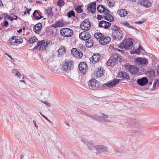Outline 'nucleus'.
<instances>
[{
	"mask_svg": "<svg viewBox=\"0 0 159 159\" xmlns=\"http://www.w3.org/2000/svg\"><path fill=\"white\" fill-rule=\"evenodd\" d=\"M58 56L61 57L63 56L66 52L65 48L62 46H61L60 48L57 50Z\"/></svg>",
	"mask_w": 159,
	"mask_h": 159,
	"instance_id": "22",
	"label": "nucleus"
},
{
	"mask_svg": "<svg viewBox=\"0 0 159 159\" xmlns=\"http://www.w3.org/2000/svg\"><path fill=\"white\" fill-rule=\"evenodd\" d=\"M87 148L89 150H92L93 149V148H94V144L91 142H88L87 144Z\"/></svg>",
	"mask_w": 159,
	"mask_h": 159,
	"instance_id": "31",
	"label": "nucleus"
},
{
	"mask_svg": "<svg viewBox=\"0 0 159 159\" xmlns=\"http://www.w3.org/2000/svg\"><path fill=\"white\" fill-rule=\"evenodd\" d=\"M135 63L138 65H147L148 62V60L146 58L138 57L135 59Z\"/></svg>",
	"mask_w": 159,
	"mask_h": 159,
	"instance_id": "10",
	"label": "nucleus"
},
{
	"mask_svg": "<svg viewBox=\"0 0 159 159\" xmlns=\"http://www.w3.org/2000/svg\"><path fill=\"white\" fill-rule=\"evenodd\" d=\"M61 34L64 37H69L73 34V31L71 29L67 28H63L60 31Z\"/></svg>",
	"mask_w": 159,
	"mask_h": 159,
	"instance_id": "4",
	"label": "nucleus"
},
{
	"mask_svg": "<svg viewBox=\"0 0 159 159\" xmlns=\"http://www.w3.org/2000/svg\"><path fill=\"white\" fill-rule=\"evenodd\" d=\"M42 27V25L41 23H39L35 25L34 27V31L36 33L39 32L41 29Z\"/></svg>",
	"mask_w": 159,
	"mask_h": 159,
	"instance_id": "24",
	"label": "nucleus"
},
{
	"mask_svg": "<svg viewBox=\"0 0 159 159\" xmlns=\"http://www.w3.org/2000/svg\"><path fill=\"white\" fill-rule=\"evenodd\" d=\"M45 119L46 120H48V121H49V122H51V123H52V122L51 121H50V120L48 119V118L47 117H46L45 118Z\"/></svg>",
	"mask_w": 159,
	"mask_h": 159,
	"instance_id": "59",
	"label": "nucleus"
},
{
	"mask_svg": "<svg viewBox=\"0 0 159 159\" xmlns=\"http://www.w3.org/2000/svg\"><path fill=\"white\" fill-rule=\"evenodd\" d=\"M105 19L109 21H113L114 20L113 17L110 14H107L104 16Z\"/></svg>",
	"mask_w": 159,
	"mask_h": 159,
	"instance_id": "30",
	"label": "nucleus"
},
{
	"mask_svg": "<svg viewBox=\"0 0 159 159\" xmlns=\"http://www.w3.org/2000/svg\"><path fill=\"white\" fill-rule=\"evenodd\" d=\"M43 102L48 107H50L51 106L50 103L48 102L43 101Z\"/></svg>",
	"mask_w": 159,
	"mask_h": 159,
	"instance_id": "49",
	"label": "nucleus"
},
{
	"mask_svg": "<svg viewBox=\"0 0 159 159\" xmlns=\"http://www.w3.org/2000/svg\"><path fill=\"white\" fill-rule=\"evenodd\" d=\"M46 13L49 16H52L53 15L52 10L51 8L46 10Z\"/></svg>",
	"mask_w": 159,
	"mask_h": 159,
	"instance_id": "44",
	"label": "nucleus"
},
{
	"mask_svg": "<svg viewBox=\"0 0 159 159\" xmlns=\"http://www.w3.org/2000/svg\"><path fill=\"white\" fill-rule=\"evenodd\" d=\"M33 15L34 19L35 20H39L41 18H43V17L39 14L37 10H35L33 12Z\"/></svg>",
	"mask_w": 159,
	"mask_h": 159,
	"instance_id": "26",
	"label": "nucleus"
},
{
	"mask_svg": "<svg viewBox=\"0 0 159 159\" xmlns=\"http://www.w3.org/2000/svg\"><path fill=\"white\" fill-rule=\"evenodd\" d=\"M13 20L14 19L16 20L17 18V16H14L12 17Z\"/></svg>",
	"mask_w": 159,
	"mask_h": 159,
	"instance_id": "56",
	"label": "nucleus"
},
{
	"mask_svg": "<svg viewBox=\"0 0 159 159\" xmlns=\"http://www.w3.org/2000/svg\"><path fill=\"white\" fill-rule=\"evenodd\" d=\"M102 17V16H101L100 15H98L97 18L98 20H100L101 19Z\"/></svg>",
	"mask_w": 159,
	"mask_h": 159,
	"instance_id": "54",
	"label": "nucleus"
},
{
	"mask_svg": "<svg viewBox=\"0 0 159 159\" xmlns=\"http://www.w3.org/2000/svg\"><path fill=\"white\" fill-rule=\"evenodd\" d=\"M82 7L81 5H80L76 7L75 10L78 13H80L83 11Z\"/></svg>",
	"mask_w": 159,
	"mask_h": 159,
	"instance_id": "39",
	"label": "nucleus"
},
{
	"mask_svg": "<svg viewBox=\"0 0 159 159\" xmlns=\"http://www.w3.org/2000/svg\"><path fill=\"white\" fill-rule=\"evenodd\" d=\"M43 49L45 50H46L48 48V47L49 45H50V43L48 42H45L43 40Z\"/></svg>",
	"mask_w": 159,
	"mask_h": 159,
	"instance_id": "38",
	"label": "nucleus"
},
{
	"mask_svg": "<svg viewBox=\"0 0 159 159\" xmlns=\"http://www.w3.org/2000/svg\"><path fill=\"white\" fill-rule=\"evenodd\" d=\"M81 28L84 30H88L90 28V24L88 19H85L80 24Z\"/></svg>",
	"mask_w": 159,
	"mask_h": 159,
	"instance_id": "8",
	"label": "nucleus"
},
{
	"mask_svg": "<svg viewBox=\"0 0 159 159\" xmlns=\"http://www.w3.org/2000/svg\"><path fill=\"white\" fill-rule=\"evenodd\" d=\"M23 41L20 37L15 36L10 39L8 43L10 45H15L16 43L20 44L22 43Z\"/></svg>",
	"mask_w": 159,
	"mask_h": 159,
	"instance_id": "3",
	"label": "nucleus"
},
{
	"mask_svg": "<svg viewBox=\"0 0 159 159\" xmlns=\"http://www.w3.org/2000/svg\"><path fill=\"white\" fill-rule=\"evenodd\" d=\"M118 14L121 17H124L127 14V11L124 9H120L117 11Z\"/></svg>",
	"mask_w": 159,
	"mask_h": 159,
	"instance_id": "21",
	"label": "nucleus"
},
{
	"mask_svg": "<svg viewBox=\"0 0 159 159\" xmlns=\"http://www.w3.org/2000/svg\"><path fill=\"white\" fill-rule=\"evenodd\" d=\"M157 83H158V84H159V80L157 79L155 80V82H154V83L153 84V88L154 89H155L156 88V85Z\"/></svg>",
	"mask_w": 159,
	"mask_h": 159,
	"instance_id": "48",
	"label": "nucleus"
},
{
	"mask_svg": "<svg viewBox=\"0 0 159 159\" xmlns=\"http://www.w3.org/2000/svg\"><path fill=\"white\" fill-rule=\"evenodd\" d=\"M22 31V29H20L18 30L17 31V32L19 33H20Z\"/></svg>",
	"mask_w": 159,
	"mask_h": 159,
	"instance_id": "61",
	"label": "nucleus"
},
{
	"mask_svg": "<svg viewBox=\"0 0 159 159\" xmlns=\"http://www.w3.org/2000/svg\"><path fill=\"white\" fill-rule=\"evenodd\" d=\"M107 3L109 7H111L114 6L115 2L114 0H107Z\"/></svg>",
	"mask_w": 159,
	"mask_h": 159,
	"instance_id": "36",
	"label": "nucleus"
},
{
	"mask_svg": "<svg viewBox=\"0 0 159 159\" xmlns=\"http://www.w3.org/2000/svg\"><path fill=\"white\" fill-rule=\"evenodd\" d=\"M123 37V35L122 32L120 30L116 34L115 36H114L115 39L116 40H119L121 39Z\"/></svg>",
	"mask_w": 159,
	"mask_h": 159,
	"instance_id": "27",
	"label": "nucleus"
},
{
	"mask_svg": "<svg viewBox=\"0 0 159 159\" xmlns=\"http://www.w3.org/2000/svg\"><path fill=\"white\" fill-rule=\"evenodd\" d=\"M43 40L39 41L38 43L37 46L35 47L34 48L35 49H39V50H43Z\"/></svg>",
	"mask_w": 159,
	"mask_h": 159,
	"instance_id": "25",
	"label": "nucleus"
},
{
	"mask_svg": "<svg viewBox=\"0 0 159 159\" xmlns=\"http://www.w3.org/2000/svg\"><path fill=\"white\" fill-rule=\"evenodd\" d=\"M111 38L109 37H103L99 41V43L101 44H107L110 41Z\"/></svg>",
	"mask_w": 159,
	"mask_h": 159,
	"instance_id": "17",
	"label": "nucleus"
},
{
	"mask_svg": "<svg viewBox=\"0 0 159 159\" xmlns=\"http://www.w3.org/2000/svg\"><path fill=\"white\" fill-rule=\"evenodd\" d=\"M111 57L116 62V61H120V59L117 54H114Z\"/></svg>",
	"mask_w": 159,
	"mask_h": 159,
	"instance_id": "33",
	"label": "nucleus"
},
{
	"mask_svg": "<svg viewBox=\"0 0 159 159\" xmlns=\"http://www.w3.org/2000/svg\"><path fill=\"white\" fill-rule=\"evenodd\" d=\"M88 40L85 42L86 46L87 47H91L93 44V42L92 40L88 39Z\"/></svg>",
	"mask_w": 159,
	"mask_h": 159,
	"instance_id": "35",
	"label": "nucleus"
},
{
	"mask_svg": "<svg viewBox=\"0 0 159 159\" xmlns=\"http://www.w3.org/2000/svg\"><path fill=\"white\" fill-rule=\"evenodd\" d=\"M41 95L42 97L45 98L48 97V92L44 91H43L41 93Z\"/></svg>",
	"mask_w": 159,
	"mask_h": 159,
	"instance_id": "42",
	"label": "nucleus"
},
{
	"mask_svg": "<svg viewBox=\"0 0 159 159\" xmlns=\"http://www.w3.org/2000/svg\"><path fill=\"white\" fill-rule=\"evenodd\" d=\"M75 14L74 11L72 10L68 13L67 16L69 18H70L72 16H75Z\"/></svg>",
	"mask_w": 159,
	"mask_h": 159,
	"instance_id": "45",
	"label": "nucleus"
},
{
	"mask_svg": "<svg viewBox=\"0 0 159 159\" xmlns=\"http://www.w3.org/2000/svg\"><path fill=\"white\" fill-rule=\"evenodd\" d=\"M116 63V62L113 60V59L111 57L107 62V64L108 66H112L114 65Z\"/></svg>",
	"mask_w": 159,
	"mask_h": 159,
	"instance_id": "34",
	"label": "nucleus"
},
{
	"mask_svg": "<svg viewBox=\"0 0 159 159\" xmlns=\"http://www.w3.org/2000/svg\"><path fill=\"white\" fill-rule=\"evenodd\" d=\"M111 30L112 31V36L114 37L117 33L120 31V28L116 25H113L111 27Z\"/></svg>",
	"mask_w": 159,
	"mask_h": 159,
	"instance_id": "18",
	"label": "nucleus"
},
{
	"mask_svg": "<svg viewBox=\"0 0 159 159\" xmlns=\"http://www.w3.org/2000/svg\"><path fill=\"white\" fill-rule=\"evenodd\" d=\"M94 148L98 153H101L104 152H107L108 149L107 148L103 145L95 146Z\"/></svg>",
	"mask_w": 159,
	"mask_h": 159,
	"instance_id": "9",
	"label": "nucleus"
},
{
	"mask_svg": "<svg viewBox=\"0 0 159 159\" xmlns=\"http://www.w3.org/2000/svg\"><path fill=\"white\" fill-rule=\"evenodd\" d=\"M3 4L2 1L0 0V6H2Z\"/></svg>",
	"mask_w": 159,
	"mask_h": 159,
	"instance_id": "60",
	"label": "nucleus"
},
{
	"mask_svg": "<svg viewBox=\"0 0 159 159\" xmlns=\"http://www.w3.org/2000/svg\"><path fill=\"white\" fill-rule=\"evenodd\" d=\"M8 18V19L11 20H13L12 17H11L10 16H9Z\"/></svg>",
	"mask_w": 159,
	"mask_h": 159,
	"instance_id": "58",
	"label": "nucleus"
},
{
	"mask_svg": "<svg viewBox=\"0 0 159 159\" xmlns=\"http://www.w3.org/2000/svg\"><path fill=\"white\" fill-rule=\"evenodd\" d=\"M118 77L124 78L128 79L129 77V75L125 72H120L118 74Z\"/></svg>",
	"mask_w": 159,
	"mask_h": 159,
	"instance_id": "29",
	"label": "nucleus"
},
{
	"mask_svg": "<svg viewBox=\"0 0 159 159\" xmlns=\"http://www.w3.org/2000/svg\"><path fill=\"white\" fill-rule=\"evenodd\" d=\"M111 25V23L110 22L104 20L100 21L99 24V27H103L106 29L108 28Z\"/></svg>",
	"mask_w": 159,
	"mask_h": 159,
	"instance_id": "13",
	"label": "nucleus"
},
{
	"mask_svg": "<svg viewBox=\"0 0 159 159\" xmlns=\"http://www.w3.org/2000/svg\"><path fill=\"white\" fill-rule=\"evenodd\" d=\"M5 54L6 55L9 57L11 59H12V58L11 56L9 54L6 52L5 53Z\"/></svg>",
	"mask_w": 159,
	"mask_h": 159,
	"instance_id": "55",
	"label": "nucleus"
},
{
	"mask_svg": "<svg viewBox=\"0 0 159 159\" xmlns=\"http://www.w3.org/2000/svg\"><path fill=\"white\" fill-rule=\"evenodd\" d=\"M4 26H7L8 25V22L7 21H4L3 22Z\"/></svg>",
	"mask_w": 159,
	"mask_h": 159,
	"instance_id": "51",
	"label": "nucleus"
},
{
	"mask_svg": "<svg viewBox=\"0 0 159 159\" xmlns=\"http://www.w3.org/2000/svg\"><path fill=\"white\" fill-rule=\"evenodd\" d=\"M145 21H137V22H135V23L136 24H142Z\"/></svg>",
	"mask_w": 159,
	"mask_h": 159,
	"instance_id": "53",
	"label": "nucleus"
},
{
	"mask_svg": "<svg viewBox=\"0 0 159 159\" xmlns=\"http://www.w3.org/2000/svg\"><path fill=\"white\" fill-rule=\"evenodd\" d=\"M98 119L103 121L107 122H110L111 121V118L107 115L104 114H102L101 116H99Z\"/></svg>",
	"mask_w": 159,
	"mask_h": 159,
	"instance_id": "15",
	"label": "nucleus"
},
{
	"mask_svg": "<svg viewBox=\"0 0 159 159\" xmlns=\"http://www.w3.org/2000/svg\"><path fill=\"white\" fill-rule=\"evenodd\" d=\"M33 123H34V125L35 126V127L36 128H38V126L36 125V121L35 120H34L33 121Z\"/></svg>",
	"mask_w": 159,
	"mask_h": 159,
	"instance_id": "57",
	"label": "nucleus"
},
{
	"mask_svg": "<svg viewBox=\"0 0 159 159\" xmlns=\"http://www.w3.org/2000/svg\"><path fill=\"white\" fill-rule=\"evenodd\" d=\"M25 8H26V12L29 14H30V12L31 11V10L30 9H29L28 8L26 7H25Z\"/></svg>",
	"mask_w": 159,
	"mask_h": 159,
	"instance_id": "52",
	"label": "nucleus"
},
{
	"mask_svg": "<svg viewBox=\"0 0 159 159\" xmlns=\"http://www.w3.org/2000/svg\"><path fill=\"white\" fill-rule=\"evenodd\" d=\"M94 36L97 39H101L103 37L102 34L100 33H96L94 34Z\"/></svg>",
	"mask_w": 159,
	"mask_h": 159,
	"instance_id": "41",
	"label": "nucleus"
},
{
	"mask_svg": "<svg viewBox=\"0 0 159 159\" xmlns=\"http://www.w3.org/2000/svg\"><path fill=\"white\" fill-rule=\"evenodd\" d=\"M79 37L82 39L86 40L90 38V35L88 32L83 31L80 34Z\"/></svg>",
	"mask_w": 159,
	"mask_h": 159,
	"instance_id": "11",
	"label": "nucleus"
},
{
	"mask_svg": "<svg viewBox=\"0 0 159 159\" xmlns=\"http://www.w3.org/2000/svg\"><path fill=\"white\" fill-rule=\"evenodd\" d=\"M64 25V23L61 21H57L56 22L55 24L53 25L52 26L55 27H61Z\"/></svg>",
	"mask_w": 159,
	"mask_h": 159,
	"instance_id": "32",
	"label": "nucleus"
},
{
	"mask_svg": "<svg viewBox=\"0 0 159 159\" xmlns=\"http://www.w3.org/2000/svg\"><path fill=\"white\" fill-rule=\"evenodd\" d=\"M73 65L72 61H66L63 65V69L66 71H69L72 68Z\"/></svg>",
	"mask_w": 159,
	"mask_h": 159,
	"instance_id": "7",
	"label": "nucleus"
},
{
	"mask_svg": "<svg viewBox=\"0 0 159 159\" xmlns=\"http://www.w3.org/2000/svg\"><path fill=\"white\" fill-rule=\"evenodd\" d=\"M141 4L142 5L146 7H149L151 6V3L148 1H141Z\"/></svg>",
	"mask_w": 159,
	"mask_h": 159,
	"instance_id": "28",
	"label": "nucleus"
},
{
	"mask_svg": "<svg viewBox=\"0 0 159 159\" xmlns=\"http://www.w3.org/2000/svg\"><path fill=\"white\" fill-rule=\"evenodd\" d=\"M79 70L84 72L87 69V65L85 62H83L80 63L79 65Z\"/></svg>",
	"mask_w": 159,
	"mask_h": 159,
	"instance_id": "20",
	"label": "nucleus"
},
{
	"mask_svg": "<svg viewBox=\"0 0 159 159\" xmlns=\"http://www.w3.org/2000/svg\"><path fill=\"white\" fill-rule=\"evenodd\" d=\"M36 2L37 3H40V4H42L43 3L42 2H40L39 1H36Z\"/></svg>",
	"mask_w": 159,
	"mask_h": 159,
	"instance_id": "62",
	"label": "nucleus"
},
{
	"mask_svg": "<svg viewBox=\"0 0 159 159\" xmlns=\"http://www.w3.org/2000/svg\"><path fill=\"white\" fill-rule=\"evenodd\" d=\"M38 41V39L36 37H33L29 40V43H33Z\"/></svg>",
	"mask_w": 159,
	"mask_h": 159,
	"instance_id": "40",
	"label": "nucleus"
},
{
	"mask_svg": "<svg viewBox=\"0 0 159 159\" xmlns=\"http://www.w3.org/2000/svg\"><path fill=\"white\" fill-rule=\"evenodd\" d=\"M88 84L90 89L98 88L100 86L99 83L94 79L89 80L88 82Z\"/></svg>",
	"mask_w": 159,
	"mask_h": 159,
	"instance_id": "5",
	"label": "nucleus"
},
{
	"mask_svg": "<svg viewBox=\"0 0 159 159\" xmlns=\"http://www.w3.org/2000/svg\"><path fill=\"white\" fill-rule=\"evenodd\" d=\"M100 58V55L99 53L95 54L90 58V61L93 63L98 61Z\"/></svg>",
	"mask_w": 159,
	"mask_h": 159,
	"instance_id": "19",
	"label": "nucleus"
},
{
	"mask_svg": "<svg viewBox=\"0 0 159 159\" xmlns=\"http://www.w3.org/2000/svg\"><path fill=\"white\" fill-rule=\"evenodd\" d=\"M122 24L124 26H126V27L129 28H132L134 29V27L131 26L127 22L124 21L122 23Z\"/></svg>",
	"mask_w": 159,
	"mask_h": 159,
	"instance_id": "43",
	"label": "nucleus"
},
{
	"mask_svg": "<svg viewBox=\"0 0 159 159\" xmlns=\"http://www.w3.org/2000/svg\"><path fill=\"white\" fill-rule=\"evenodd\" d=\"M120 80V79L114 78L112 81L107 83L106 85L108 87L112 88L115 86L119 82Z\"/></svg>",
	"mask_w": 159,
	"mask_h": 159,
	"instance_id": "16",
	"label": "nucleus"
},
{
	"mask_svg": "<svg viewBox=\"0 0 159 159\" xmlns=\"http://www.w3.org/2000/svg\"><path fill=\"white\" fill-rule=\"evenodd\" d=\"M140 48H142V47H141L140 46H139V48L136 50L135 51V53L137 54H139L140 52Z\"/></svg>",
	"mask_w": 159,
	"mask_h": 159,
	"instance_id": "47",
	"label": "nucleus"
},
{
	"mask_svg": "<svg viewBox=\"0 0 159 159\" xmlns=\"http://www.w3.org/2000/svg\"><path fill=\"white\" fill-rule=\"evenodd\" d=\"M125 66L126 69L133 75H135L138 74L139 68L134 66L130 65L129 64H126L125 65Z\"/></svg>",
	"mask_w": 159,
	"mask_h": 159,
	"instance_id": "2",
	"label": "nucleus"
},
{
	"mask_svg": "<svg viewBox=\"0 0 159 159\" xmlns=\"http://www.w3.org/2000/svg\"><path fill=\"white\" fill-rule=\"evenodd\" d=\"M65 124L68 126H69V123H68V122H65Z\"/></svg>",
	"mask_w": 159,
	"mask_h": 159,
	"instance_id": "64",
	"label": "nucleus"
},
{
	"mask_svg": "<svg viewBox=\"0 0 159 159\" xmlns=\"http://www.w3.org/2000/svg\"><path fill=\"white\" fill-rule=\"evenodd\" d=\"M103 70L102 68H100L97 71L96 73L97 76L99 77H101L103 74Z\"/></svg>",
	"mask_w": 159,
	"mask_h": 159,
	"instance_id": "37",
	"label": "nucleus"
},
{
	"mask_svg": "<svg viewBox=\"0 0 159 159\" xmlns=\"http://www.w3.org/2000/svg\"><path fill=\"white\" fill-rule=\"evenodd\" d=\"M132 41L130 39L124 40L120 45L119 47L121 49H129L132 48L133 46Z\"/></svg>",
	"mask_w": 159,
	"mask_h": 159,
	"instance_id": "1",
	"label": "nucleus"
},
{
	"mask_svg": "<svg viewBox=\"0 0 159 159\" xmlns=\"http://www.w3.org/2000/svg\"><path fill=\"white\" fill-rule=\"evenodd\" d=\"M116 50H117V51H120V52H123V51L121 50H120V49H118V48H117V49H116Z\"/></svg>",
	"mask_w": 159,
	"mask_h": 159,
	"instance_id": "63",
	"label": "nucleus"
},
{
	"mask_svg": "<svg viewBox=\"0 0 159 159\" xmlns=\"http://www.w3.org/2000/svg\"><path fill=\"white\" fill-rule=\"evenodd\" d=\"M96 2H93L90 3L88 6V10L91 13H94L96 10Z\"/></svg>",
	"mask_w": 159,
	"mask_h": 159,
	"instance_id": "12",
	"label": "nucleus"
},
{
	"mask_svg": "<svg viewBox=\"0 0 159 159\" xmlns=\"http://www.w3.org/2000/svg\"><path fill=\"white\" fill-rule=\"evenodd\" d=\"M97 10L98 12H104L106 13H108L109 11L108 10L106 9L103 6L99 5L98 7Z\"/></svg>",
	"mask_w": 159,
	"mask_h": 159,
	"instance_id": "23",
	"label": "nucleus"
},
{
	"mask_svg": "<svg viewBox=\"0 0 159 159\" xmlns=\"http://www.w3.org/2000/svg\"><path fill=\"white\" fill-rule=\"evenodd\" d=\"M15 75L18 76V77H20L22 76L21 74L19 72H17L16 73Z\"/></svg>",
	"mask_w": 159,
	"mask_h": 159,
	"instance_id": "50",
	"label": "nucleus"
},
{
	"mask_svg": "<svg viewBox=\"0 0 159 159\" xmlns=\"http://www.w3.org/2000/svg\"><path fill=\"white\" fill-rule=\"evenodd\" d=\"M71 54L75 57L78 59L81 58L83 56L82 52L76 48H73L71 50Z\"/></svg>",
	"mask_w": 159,
	"mask_h": 159,
	"instance_id": "6",
	"label": "nucleus"
},
{
	"mask_svg": "<svg viewBox=\"0 0 159 159\" xmlns=\"http://www.w3.org/2000/svg\"><path fill=\"white\" fill-rule=\"evenodd\" d=\"M148 79L145 77L138 79L137 81L138 84L141 86L145 85L148 83Z\"/></svg>",
	"mask_w": 159,
	"mask_h": 159,
	"instance_id": "14",
	"label": "nucleus"
},
{
	"mask_svg": "<svg viewBox=\"0 0 159 159\" xmlns=\"http://www.w3.org/2000/svg\"><path fill=\"white\" fill-rule=\"evenodd\" d=\"M64 5V1L63 0H59L57 2V5L59 7L62 6Z\"/></svg>",
	"mask_w": 159,
	"mask_h": 159,
	"instance_id": "46",
	"label": "nucleus"
}]
</instances>
